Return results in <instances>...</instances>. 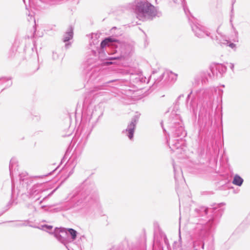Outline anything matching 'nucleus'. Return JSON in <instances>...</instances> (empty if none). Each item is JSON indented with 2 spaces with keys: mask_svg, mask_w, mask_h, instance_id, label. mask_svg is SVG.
Listing matches in <instances>:
<instances>
[{
  "mask_svg": "<svg viewBox=\"0 0 250 250\" xmlns=\"http://www.w3.org/2000/svg\"><path fill=\"white\" fill-rule=\"evenodd\" d=\"M191 92L188 95V97H187V99L189 98V97H190V95L191 94Z\"/></svg>",
  "mask_w": 250,
  "mask_h": 250,
  "instance_id": "34",
  "label": "nucleus"
},
{
  "mask_svg": "<svg viewBox=\"0 0 250 250\" xmlns=\"http://www.w3.org/2000/svg\"><path fill=\"white\" fill-rule=\"evenodd\" d=\"M198 105L196 102L195 100H192L189 104V109L192 111L194 113H195L197 111Z\"/></svg>",
  "mask_w": 250,
  "mask_h": 250,
  "instance_id": "19",
  "label": "nucleus"
},
{
  "mask_svg": "<svg viewBox=\"0 0 250 250\" xmlns=\"http://www.w3.org/2000/svg\"><path fill=\"white\" fill-rule=\"evenodd\" d=\"M124 58H125V56L124 55H118L115 57H111L110 59L111 60H122V59H124Z\"/></svg>",
  "mask_w": 250,
  "mask_h": 250,
  "instance_id": "22",
  "label": "nucleus"
},
{
  "mask_svg": "<svg viewBox=\"0 0 250 250\" xmlns=\"http://www.w3.org/2000/svg\"><path fill=\"white\" fill-rule=\"evenodd\" d=\"M174 146H175V147H176L177 148H178V147L179 146V145H178L177 144H176Z\"/></svg>",
  "mask_w": 250,
  "mask_h": 250,
  "instance_id": "33",
  "label": "nucleus"
},
{
  "mask_svg": "<svg viewBox=\"0 0 250 250\" xmlns=\"http://www.w3.org/2000/svg\"><path fill=\"white\" fill-rule=\"evenodd\" d=\"M183 95H180L178 97V100H179L181 97H183Z\"/></svg>",
  "mask_w": 250,
  "mask_h": 250,
  "instance_id": "32",
  "label": "nucleus"
},
{
  "mask_svg": "<svg viewBox=\"0 0 250 250\" xmlns=\"http://www.w3.org/2000/svg\"><path fill=\"white\" fill-rule=\"evenodd\" d=\"M186 134V133L184 130V127L182 126L181 125H179L175 129L174 135L175 137H181V136H185Z\"/></svg>",
  "mask_w": 250,
  "mask_h": 250,
  "instance_id": "13",
  "label": "nucleus"
},
{
  "mask_svg": "<svg viewBox=\"0 0 250 250\" xmlns=\"http://www.w3.org/2000/svg\"><path fill=\"white\" fill-rule=\"evenodd\" d=\"M234 65L233 63H229V67L233 71Z\"/></svg>",
  "mask_w": 250,
  "mask_h": 250,
  "instance_id": "29",
  "label": "nucleus"
},
{
  "mask_svg": "<svg viewBox=\"0 0 250 250\" xmlns=\"http://www.w3.org/2000/svg\"><path fill=\"white\" fill-rule=\"evenodd\" d=\"M140 114L134 116L131 119V122L127 125V128L123 131V133L127 136L130 140L133 138L135 129Z\"/></svg>",
  "mask_w": 250,
  "mask_h": 250,
  "instance_id": "3",
  "label": "nucleus"
},
{
  "mask_svg": "<svg viewBox=\"0 0 250 250\" xmlns=\"http://www.w3.org/2000/svg\"><path fill=\"white\" fill-rule=\"evenodd\" d=\"M134 2L135 12L139 20L143 21L152 20L158 16L156 8L147 0H135Z\"/></svg>",
  "mask_w": 250,
  "mask_h": 250,
  "instance_id": "1",
  "label": "nucleus"
},
{
  "mask_svg": "<svg viewBox=\"0 0 250 250\" xmlns=\"http://www.w3.org/2000/svg\"><path fill=\"white\" fill-rule=\"evenodd\" d=\"M213 67V63L211 64V65L210 66V71L211 72V73H208V77L210 79H212V78H216V73H218V70H215L213 71V69L212 68Z\"/></svg>",
  "mask_w": 250,
  "mask_h": 250,
  "instance_id": "20",
  "label": "nucleus"
},
{
  "mask_svg": "<svg viewBox=\"0 0 250 250\" xmlns=\"http://www.w3.org/2000/svg\"><path fill=\"white\" fill-rule=\"evenodd\" d=\"M27 176L26 173H22L20 174V178L21 180L24 181Z\"/></svg>",
  "mask_w": 250,
  "mask_h": 250,
  "instance_id": "23",
  "label": "nucleus"
},
{
  "mask_svg": "<svg viewBox=\"0 0 250 250\" xmlns=\"http://www.w3.org/2000/svg\"><path fill=\"white\" fill-rule=\"evenodd\" d=\"M43 190L42 188V186L40 185H34L30 189L29 195L30 197H35L39 196L37 197V200H39L40 198V194L42 192Z\"/></svg>",
  "mask_w": 250,
  "mask_h": 250,
  "instance_id": "9",
  "label": "nucleus"
},
{
  "mask_svg": "<svg viewBox=\"0 0 250 250\" xmlns=\"http://www.w3.org/2000/svg\"><path fill=\"white\" fill-rule=\"evenodd\" d=\"M11 84H12V82H10V84H9V85H11Z\"/></svg>",
  "mask_w": 250,
  "mask_h": 250,
  "instance_id": "38",
  "label": "nucleus"
},
{
  "mask_svg": "<svg viewBox=\"0 0 250 250\" xmlns=\"http://www.w3.org/2000/svg\"><path fill=\"white\" fill-rule=\"evenodd\" d=\"M181 233H180V230H179V241L181 242Z\"/></svg>",
  "mask_w": 250,
  "mask_h": 250,
  "instance_id": "31",
  "label": "nucleus"
},
{
  "mask_svg": "<svg viewBox=\"0 0 250 250\" xmlns=\"http://www.w3.org/2000/svg\"><path fill=\"white\" fill-rule=\"evenodd\" d=\"M52 226L47 225H42L40 227H38L39 229L44 230H50L52 229Z\"/></svg>",
  "mask_w": 250,
  "mask_h": 250,
  "instance_id": "21",
  "label": "nucleus"
},
{
  "mask_svg": "<svg viewBox=\"0 0 250 250\" xmlns=\"http://www.w3.org/2000/svg\"><path fill=\"white\" fill-rule=\"evenodd\" d=\"M200 246H201V248L202 249H204V243L202 242V241L200 240L195 241L193 244V248L194 250H199Z\"/></svg>",
  "mask_w": 250,
  "mask_h": 250,
  "instance_id": "16",
  "label": "nucleus"
},
{
  "mask_svg": "<svg viewBox=\"0 0 250 250\" xmlns=\"http://www.w3.org/2000/svg\"><path fill=\"white\" fill-rule=\"evenodd\" d=\"M217 40L218 41V42L221 45H228L229 43V40L227 39V38L224 36L222 37V38H219L218 37H217Z\"/></svg>",
  "mask_w": 250,
  "mask_h": 250,
  "instance_id": "18",
  "label": "nucleus"
},
{
  "mask_svg": "<svg viewBox=\"0 0 250 250\" xmlns=\"http://www.w3.org/2000/svg\"><path fill=\"white\" fill-rule=\"evenodd\" d=\"M44 207H45V206H42V207H41V208H43Z\"/></svg>",
  "mask_w": 250,
  "mask_h": 250,
  "instance_id": "36",
  "label": "nucleus"
},
{
  "mask_svg": "<svg viewBox=\"0 0 250 250\" xmlns=\"http://www.w3.org/2000/svg\"><path fill=\"white\" fill-rule=\"evenodd\" d=\"M120 43V42L118 40L115 39L113 37H110L105 38L101 42V47L102 49L105 47L106 51H108V50L106 49V47H107L108 48H109L110 47H115L117 48L118 47V45Z\"/></svg>",
  "mask_w": 250,
  "mask_h": 250,
  "instance_id": "6",
  "label": "nucleus"
},
{
  "mask_svg": "<svg viewBox=\"0 0 250 250\" xmlns=\"http://www.w3.org/2000/svg\"><path fill=\"white\" fill-rule=\"evenodd\" d=\"M156 0V1L157 2L158 0Z\"/></svg>",
  "mask_w": 250,
  "mask_h": 250,
  "instance_id": "39",
  "label": "nucleus"
},
{
  "mask_svg": "<svg viewBox=\"0 0 250 250\" xmlns=\"http://www.w3.org/2000/svg\"><path fill=\"white\" fill-rule=\"evenodd\" d=\"M226 46H228L232 49H235L236 48V44L232 42H231L229 41V44L228 45H226Z\"/></svg>",
  "mask_w": 250,
  "mask_h": 250,
  "instance_id": "24",
  "label": "nucleus"
},
{
  "mask_svg": "<svg viewBox=\"0 0 250 250\" xmlns=\"http://www.w3.org/2000/svg\"><path fill=\"white\" fill-rule=\"evenodd\" d=\"M191 27L195 35L198 38L209 36L210 33L207 30L206 28L198 23L193 22L191 24Z\"/></svg>",
  "mask_w": 250,
  "mask_h": 250,
  "instance_id": "5",
  "label": "nucleus"
},
{
  "mask_svg": "<svg viewBox=\"0 0 250 250\" xmlns=\"http://www.w3.org/2000/svg\"><path fill=\"white\" fill-rule=\"evenodd\" d=\"M54 191H55V190H53V191L52 192H51V193H50V194H49L47 196H46V197H45L44 198H43V199L42 201H40V204H42V203L43 201H44V200H45V199H46L48 196H50L51 195H52V193H53V192H54Z\"/></svg>",
  "mask_w": 250,
  "mask_h": 250,
  "instance_id": "26",
  "label": "nucleus"
},
{
  "mask_svg": "<svg viewBox=\"0 0 250 250\" xmlns=\"http://www.w3.org/2000/svg\"><path fill=\"white\" fill-rule=\"evenodd\" d=\"M114 81H111L110 82H108L107 83H109L110 82H113Z\"/></svg>",
  "mask_w": 250,
  "mask_h": 250,
  "instance_id": "37",
  "label": "nucleus"
},
{
  "mask_svg": "<svg viewBox=\"0 0 250 250\" xmlns=\"http://www.w3.org/2000/svg\"><path fill=\"white\" fill-rule=\"evenodd\" d=\"M173 170H174V172L175 178V179H177V174H176L177 169H176V167L174 164H173Z\"/></svg>",
  "mask_w": 250,
  "mask_h": 250,
  "instance_id": "25",
  "label": "nucleus"
},
{
  "mask_svg": "<svg viewBox=\"0 0 250 250\" xmlns=\"http://www.w3.org/2000/svg\"><path fill=\"white\" fill-rule=\"evenodd\" d=\"M216 209V208H208L205 207H200L196 208L195 211L197 214L201 216L207 215L208 213L212 214V216H214V214L216 213L215 211Z\"/></svg>",
  "mask_w": 250,
  "mask_h": 250,
  "instance_id": "8",
  "label": "nucleus"
},
{
  "mask_svg": "<svg viewBox=\"0 0 250 250\" xmlns=\"http://www.w3.org/2000/svg\"><path fill=\"white\" fill-rule=\"evenodd\" d=\"M214 225V216H212L205 224H198L197 227L201 237L205 236L210 230Z\"/></svg>",
  "mask_w": 250,
  "mask_h": 250,
  "instance_id": "4",
  "label": "nucleus"
},
{
  "mask_svg": "<svg viewBox=\"0 0 250 250\" xmlns=\"http://www.w3.org/2000/svg\"><path fill=\"white\" fill-rule=\"evenodd\" d=\"M67 231V235H70L72 240L76 239L77 234V232L72 229H66Z\"/></svg>",
  "mask_w": 250,
  "mask_h": 250,
  "instance_id": "17",
  "label": "nucleus"
},
{
  "mask_svg": "<svg viewBox=\"0 0 250 250\" xmlns=\"http://www.w3.org/2000/svg\"><path fill=\"white\" fill-rule=\"evenodd\" d=\"M73 37V27L70 26L64 34L63 38V41L65 42L71 40Z\"/></svg>",
  "mask_w": 250,
  "mask_h": 250,
  "instance_id": "11",
  "label": "nucleus"
},
{
  "mask_svg": "<svg viewBox=\"0 0 250 250\" xmlns=\"http://www.w3.org/2000/svg\"><path fill=\"white\" fill-rule=\"evenodd\" d=\"M28 208H29L31 209V211L32 212H34V211H36V208L32 205H29Z\"/></svg>",
  "mask_w": 250,
  "mask_h": 250,
  "instance_id": "27",
  "label": "nucleus"
},
{
  "mask_svg": "<svg viewBox=\"0 0 250 250\" xmlns=\"http://www.w3.org/2000/svg\"><path fill=\"white\" fill-rule=\"evenodd\" d=\"M18 161L15 158L11 159L9 165V170L11 177H12L14 172L18 170Z\"/></svg>",
  "mask_w": 250,
  "mask_h": 250,
  "instance_id": "12",
  "label": "nucleus"
},
{
  "mask_svg": "<svg viewBox=\"0 0 250 250\" xmlns=\"http://www.w3.org/2000/svg\"><path fill=\"white\" fill-rule=\"evenodd\" d=\"M98 199L97 194L95 191L86 190L81 195V198L76 203L77 206H84L91 205Z\"/></svg>",
  "mask_w": 250,
  "mask_h": 250,
  "instance_id": "2",
  "label": "nucleus"
},
{
  "mask_svg": "<svg viewBox=\"0 0 250 250\" xmlns=\"http://www.w3.org/2000/svg\"><path fill=\"white\" fill-rule=\"evenodd\" d=\"M164 75H166L168 78V80L170 82H174L176 81L177 78V74L174 73L171 71H166L161 76L162 77H163Z\"/></svg>",
  "mask_w": 250,
  "mask_h": 250,
  "instance_id": "14",
  "label": "nucleus"
},
{
  "mask_svg": "<svg viewBox=\"0 0 250 250\" xmlns=\"http://www.w3.org/2000/svg\"><path fill=\"white\" fill-rule=\"evenodd\" d=\"M70 45V42L66 43L65 44V46L66 48L69 47V46Z\"/></svg>",
  "mask_w": 250,
  "mask_h": 250,
  "instance_id": "30",
  "label": "nucleus"
},
{
  "mask_svg": "<svg viewBox=\"0 0 250 250\" xmlns=\"http://www.w3.org/2000/svg\"><path fill=\"white\" fill-rule=\"evenodd\" d=\"M183 8L185 14L188 16V13H189L188 9L184 5L183 6Z\"/></svg>",
  "mask_w": 250,
  "mask_h": 250,
  "instance_id": "28",
  "label": "nucleus"
},
{
  "mask_svg": "<svg viewBox=\"0 0 250 250\" xmlns=\"http://www.w3.org/2000/svg\"><path fill=\"white\" fill-rule=\"evenodd\" d=\"M243 182V179L238 175L234 176L232 183L236 186H241Z\"/></svg>",
  "mask_w": 250,
  "mask_h": 250,
  "instance_id": "15",
  "label": "nucleus"
},
{
  "mask_svg": "<svg viewBox=\"0 0 250 250\" xmlns=\"http://www.w3.org/2000/svg\"><path fill=\"white\" fill-rule=\"evenodd\" d=\"M53 235L54 237L62 243L64 244L66 243L67 236L66 229L62 228L56 230Z\"/></svg>",
  "mask_w": 250,
  "mask_h": 250,
  "instance_id": "7",
  "label": "nucleus"
},
{
  "mask_svg": "<svg viewBox=\"0 0 250 250\" xmlns=\"http://www.w3.org/2000/svg\"><path fill=\"white\" fill-rule=\"evenodd\" d=\"M24 1V0H23Z\"/></svg>",
  "mask_w": 250,
  "mask_h": 250,
  "instance_id": "40",
  "label": "nucleus"
},
{
  "mask_svg": "<svg viewBox=\"0 0 250 250\" xmlns=\"http://www.w3.org/2000/svg\"><path fill=\"white\" fill-rule=\"evenodd\" d=\"M213 71L218 70V73H216V78H221L227 71V67L222 64L213 63Z\"/></svg>",
  "mask_w": 250,
  "mask_h": 250,
  "instance_id": "10",
  "label": "nucleus"
},
{
  "mask_svg": "<svg viewBox=\"0 0 250 250\" xmlns=\"http://www.w3.org/2000/svg\"><path fill=\"white\" fill-rule=\"evenodd\" d=\"M73 170H72L70 172L69 174H71L72 173H73Z\"/></svg>",
  "mask_w": 250,
  "mask_h": 250,
  "instance_id": "35",
  "label": "nucleus"
}]
</instances>
